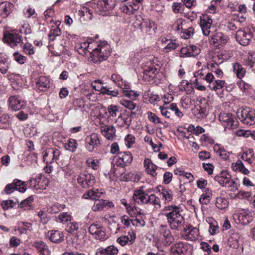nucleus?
<instances>
[{
    "label": "nucleus",
    "mask_w": 255,
    "mask_h": 255,
    "mask_svg": "<svg viewBox=\"0 0 255 255\" xmlns=\"http://www.w3.org/2000/svg\"><path fill=\"white\" fill-rule=\"evenodd\" d=\"M182 210L176 205L167 206L161 211V214L167 218V222L172 230L179 231L185 226V219Z\"/></svg>",
    "instance_id": "nucleus-1"
},
{
    "label": "nucleus",
    "mask_w": 255,
    "mask_h": 255,
    "mask_svg": "<svg viewBox=\"0 0 255 255\" xmlns=\"http://www.w3.org/2000/svg\"><path fill=\"white\" fill-rule=\"evenodd\" d=\"M110 46L107 43H103L97 46V47L92 50L91 54L95 59L101 61L106 60L110 55Z\"/></svg>",
    "instance_id": "nucleus-2"
},
{
    "label": "nucleus",
    "mask_w": 255,
    "mask_h": 255,
    "mask_svg": "<svg viewBox=\"0 0 255 255\" xmlns=\"http://www.w3.org/2000/svg\"><path fill=\"white\" fill-rule=\"evenodd\" d=\"M237 115L244 124L251 126L255 124V111L250 108L238 110Z\"/></svg>",
    "instance_id": "nucleus-3"
},
{
    "label": "nucleus",
    "mask_w": 255,
    "mask_h": 255,
    "mask_svg": "<svg viewBox=\"0 0 255 255\" xmlns=\"http://www.w3.org/2000/svg\"><path fill=\"white\" fill-rule=\"evenodd\" d=\"M254 29L248 27L238 30L236 32L237 41L242 45H248L253 37Z\"/></svg>",
    "instance_id": "nucleus-4"
},
{
    "label": "nucleus",
    "mask_w": 255,
    "mask_h": 255,
    "mask_svg": "<svg viewBox=\"0 0 255 255\" xmlns=\"http://www.w3.org/2000/svg\"><path fill=\"white\" fill-rule=\"evenodd\" d=\"M115 6L113 0H97L92 3L91 6L96 12L100 14L103 12L107 11L112 9Z\"/></svg>",
    "instance_id": "nucleus-5"
},
{
    "label": "nucleus",
    "mask_w": 255,
    "mask_h": 255,
    "mask_svg": "<svg viewBox=\"0 0 255 255\" xmlns=\"http://www.w3.org/2000/svg\"><path fill=\"white\" fill-rule=\"evenodd\" d=\"M89 232L93 237L101 241L106 240L108 238L105 228L101 225L96 223L91 225L89 228Z\"/></svg>",
    "instance_id": "nucleus-6"
},
{
    "label": "nucleus",
    "mask_w": 255,
    "mask_h": 255,
    "mask_svg": "<svg viewBox=\"0 0 255 255\" xmlns=\"http://www.w3.org/2000/svg\"><path fill=\"white\" fill-rule=\"evenodd\" d=\"M181 235L185 239L190 241H195L198 239L199 236V230L191 225H185L183 228Z\"/></svg>",
    "instance_id": "nucleus-7"
},
{
    "label": "nucleus",
    "mask_w": 255,
    "mask_h": 255,
    "mask_svg": "<svg viewBox=\"0 0 255 255\" xmlns=\"http://www.w3.org/2000/svg\"><path fill=\"white\" fill-rule=\"evenodd\" d=\"M233 218L236 223L241 225H247L253 220L252 213L249 210L234 214Z\"/></svg>",
    "instance_id": "nucleus-8"
},
{
    "label": "nucleus",
    "mask_w": 255,
    "mask_h": 255,
    "mask_svg": "<svg viewBox=\"0 0 255 255\" xmlns=\"http://www.w3.org/2000/svg\"><path fill=\"white\" fill-rule=\"evenodd\" d=\"M77 182L82 187L87 188L94 185L95 178L91 174L81 173L77 178Z\"/></svg>",
    "instance_id": "nucleus-9"
},
{
    "label": "nucleus",
    "mask_w": 255,
    "mask_h": 255,
    "mask_svg": "<svg viewBox=\"0 0 255 255\" xmlns=\"http://www.w3.org/2000/svg\"><path fill=\"white\" fill-rule=\"evenodd\" d=\"M149 195L145 192L144 186H141L138 189L134 191L132 198L133 201L142 204H147L148 198Z\"/></svg>",
    "instance_id": "nucleus-10"
},
{
    "label": "nucleus",
    "mask_w": 255,
    "mask_h": 255,
    "mask_svg": "<svg viewBox=\"0 0 255 255\" xmlns=\"http://www.w3.org/2000/svg\"><path fill=\"white\" fill-rule=\"evenodd\" d=\"M86 149L90 152L94 150V148L100 145V140L98 135L93 133L86 137L85 139Z\"/></svg>",
    "instance_id": "nucleus-11"
},
{
    "label": "nucleus",
    "mask_w": 255,
    "mask_h": 255,
    "mask_svg": "<svg viewBox=\"0 0 255 255\" xmlns=\"http://www.w3.org/2000/svg\"><path fill=\"white\" fill-rule=\"evenodd\" d=\"M160 238L164 245L168 246L174 241V238L167 226L161 225L159 228Z\"/></svg>",
    "instance_id": "nucleus-12"
},
{
    "label": "nucleus",
    "mask_w": 255,
    "mask_h": 255,
    "mask_svg": "<svg viewBox=\"0 0 255 255\" xmlns=\"http://www.w3.org/2000/svg\"><path fill=\"white\" fill-rule=\"evenodd\" d=\"M142 31L148 35H153L155 33L156 26L154 22L149 19H143V21L138 24Z\"/></svg>",
    "instance_id": "nucleus-13"
},
{
    "label": "nucleus",
    "mask_w": 255,
    "mask_h": 255,
    "mask_svg": "<svg viewBox=\"0 0 255 255\" xmlns=\"http://www.w3.org/2000/svg\"><path fill=\"white\" fill-rule=\"evenodd\" d=\"M3 39L4 42L11 47L16 46L19 43H21L22 42L21 36L16 32L5 34L4 35Z\"/></svg>",
    "instance_id": "nucleus-14"
},
{
    "label": "nucleus",
    "mask_w": 255,
    "mask_h": 255,
    "mask_svg": "<svg viewBox=\"0 0 255 255\" xmlns=\"http://www.w3.org/2000/svg\"><path fill=\"white\" fill-rule=\"evenodd\" d=\"M30 186L35 190L44 189L47 186L48 181L46 178L39 176L37 178H31L29 180Z\"/></svg>",
    "instance_id": "nucleus-15"
},
{
    "label": "nucleus",
    "mask_w": 255,
    "mask_h": 255,
    "mask_svg": "<svg viewBox=\"0 0 255 255\" xmlns=\"http://www.w3.org/2000/svg\"><path fill=\"white\" fill-rule=\"evenodd\" d=\"M219 121L226 128H234L235 126L234 125V121L232 114L230 113H221L219 116Z\"/></svg>",
    "instance_id": "nucleus-16"
},
{
    "label": "nucleus",
    "mask_w": 255,
    "mask_h": 255,
    "mask_svg": "<svg viewBox=\"0 0 255 255\" xmlns=\"http://www.w3.org/2000/svg\"><path fill=\"white\" fill-rule=\"evenodd\" d=\"M212 23L213 20L207 15H203L200 17V25L204 35H209Z\"/></svg>",
    "instance_id": "nucleus-17"
},
{
    "label": "nucleus",
    "mask_w": 255,
    "mask_h": 255,
    "mask_svg": "<svg viewBox=\"0 0 255 255\" xmlns=\"http://www.w3.org/2000/svg\"><path fill=\"white\" fill-rule=\"evenodd\" d=\"M136 235L134 232L132 230L129 231L127 235L122 236L119 237L117 242L122 246L124 247L126 245L132 244L135 240Z\"/></svg>",
    "instance_id": "nucleus-18"
},
{
    "label": "nucleus",
    "mask_w": 255,
    "mask_h": 255,
    "mask_svg": "<svg viewBox=\"0 0 255 255\" xmlns=\"http://www.w3.org/2000/svg\"><path fill=\"white\" fill-rule=\"evenodd\" d=\"M118 163L120 165V169L124 170L123 167L127 164L131 162L132 157L129 151L121 152L118 156Z\"/></svg>",
    "instance_id": "nucleus-19"
},
{
    "label": "nucleus",
    "mask_w": 255,
    "mask_h": 255,
    "mask_svg": "<svg viewBox=\"0 0 255 255\" xmlns=\"http://www.w3.org/2000/svg\"><path fill=\"white\" fill-rule=\"evenodd\" d=\"M26 102L22 100L19 97L12 96L9 98V105L13 111H18L24 107Z\"/></svg>",
    "instance_id": "nucleus-20"
},
{
    "label": "nucleus",
    "mask_w": 255,
    "mask_h": 255,
    "mask_svg": "<svg viewBox=\"0 0 255 255\" xmlns=\"http://www.w3.org/2000/svg\"><path fill=\"white\" fill-rule=\"evenodd\" d=\"M100 129L102 134L108 139H112L115 135L116 129L112 125H106L100 123Z\"/></svg>",
    "instance_id": "nucleus-21"
},
{
    "label": "nucleus",
    "mask_w": 255,
    "mask_h": 255,
    "mask_svg": "<svg viewBox=\"0 0 255 255\" xmlns=\"http://www.w3.org/2000/svg\"><path fill=\"white\" fill-rule=\"evenodd\" d=\"M200 52V48L194 45L183 47L180 50V53L182 57H194L198 55Z\"/></svg>",
    "instance_id": "nucleus-22"
},
{
    "label": "nucleus",
    "mask_w": 255,
    "mask_h": 255,
    "mask_svg": "<svg viewBox=\"0 0 255 255\" xmlns=\"http://www.w3.org/2000/svg\"><path fill=\"white\" fill-rule=\"evenodd\" d=\"M14 5L9 1H3L0 3V12L3 18L7 17L13 10Z\"/></svg>",
    "instance_id": "nucleus-23"
},
{
    "label": "nucleus",
    "mask_w": 255,
    "mask_h": 255,
    "mask_svg": "<svg viewBox=\"0 0 255 255\" xmlns=\"http://www.w3.org/2000/svg\"><path fill=\"white\" fill-rule=\"evenodd\" d=\"M187 246L183 242H178L171 247L173 255H184L187 251Z\"/></svg>",
    "instance_id": "nucleus-24"
},
{
    "label": "nucleus",
    "mask_w": 255,
    "mask_h": 255,
    "mask_svg": "<svg viewBox=\"0 0 255 255\" xmlns=\"http://www.w3.org/2000/svg\"><path fill=\"white\" fill-rule=\"evenodd\" d=\"M228 39V36L221 32H217L211 36V42L214 44H225L227 42Z\"/></svg>",
    "instance_id": "nucleus-25"
},
{
    "label": "nucleus",
    "mask_w": 255,
    "mask_h": 255,
    "mask_svg": "<svg viewBox=\"0 0 255 255\" xmlns=\"http://www.w3.org/2000/svg\"><path fill=\"white\" fill-rule=\"evenodd\" d=\"M215 180L221 186L225 187L231 179V175L227 171H222L219 175L215 177Z\"/></svg>",
    "instance_id": "nucleus-26"
},
{
    "label": "nucleus",
    "mask_w": 255,
    "mask_h": 255,
    "mask_svg": "<svg viewBox=\"0 0 255 255\" xmlns=\"http://www.w3.org/2000/svg\"><path fill=\"white\" fill-rule=\"evenodd\" d=\"M104 193L102 190L93 188L89 190L83 195V197L86 199L98 200Z\"/></svg>",
    "instance_id": "nucleus-27"
},
{
    "label": "nucleus",
    "mask_w": 255,
    "mask_h": 255,
    "mask_svg": "<svg viewBox=\"0 0 255 255\" xmlns=\"http://www.w3.org/2000/svg\"><path fill=\"white\" fill-rule=\"evenodd\" d=\"M199 102L200 103V105H199V109L197 108V110L199 111L198 114H199L200 116L198 117V118H204L208 114L209 105L205 98L201 99Z\"/></svg>",
    "instance_id": "nucleus-28"
},
{
    "label": "nucleus",
    "mask_w": 255,
    "mask_h": 255,
    "mask_svg": "<svg viewBox=\"0 0 255 255\" xmlns=\"http://www.w3.org/2000/svg\"><path fill=\"white\" fill-rule=\"evenodd\" d=\"M92 48L93 44H90L87 42L78 43L75 46V49L77 52L82 55H85L86 51H88L91 53L92 51L90 50H92Z\"/></svg>",
    "instance_id": "nucleus-29"
},
{
    "label": "nucleus",
    "mask_w": 255,
    "mask_h": 255,
    "mask_svg": "<svg viewBox=\"0 0 255 255\" xmlns=\"http://www.w3.org/2000/svg\"><path fill=\"white\" fill-rule=\"evenodd\" d=\"M158 191L162 195V199L165 203H168L173 199V193L171 190L162 186L158 187Z\"/></svg>",
    "instance_id": "nucleus-30"
},
{
    "label": "nucleus",
    "mask_w": 255,
    "mask_h": 255,
    "mask_svg": "<svg viewBox=\"0 0 255 255\" xmlns=\"http://www.w3.org/2000/svg\"><path fill=\"white\" fill-rule=\"evenodd\" d=\"M34 247L40 255H50V252L47 246L43 241L35 242L33 243Z\"/></svg>",
    "instance_id": "nucleus-31"
},
{
    "label": "nucleus",
    "mask_w": 255,
    "mask_h": 255,
    "mask_svg": "<svg viewBox=\"0 0 255 255\" xmlns=\"http://www.w3.org/2000/svg\"><path fill=\"white\" fill-rule=\"evenodd\" d=\"M36 84L37 88L41 91H46L50 86L49 80L45 76H40L37 79Z\"/></svg>",
    "instance_id": "nucleus-32"
},
{
    "label": "nucleus",
    "mask_w": 255,
    "mask_h": 255,
    "mask_svg": "<svg viewBox=\"0 0 255 255\" xmlns=\"http://www.w3.org/2000/svg\"><path fill=\"white\" fill-rule=\"evenodd\" d=\"M50 240L55 243H60L64 240V235L57 230L49 231L47 233Z\"/></svg>",
    "instance_id": "nucleus-33"
},
{
    "label": "nucleus",
    "mask_w": 255,
    "mask_h": 255,
    "mask_svg": "<svg viewBox=\"0 0 255 255\" xmlns=\"http://www.w3.org/2000/svg\"><path fill=\"white\" fill-rule=\"evenodd\" d=\"M112 81L121 89H128L129 85L128 82L123 81L121 76L117 74H113L111 76Z\"/></svg>",
    "instance_id": "nucleus-34"
},
{
    "label": "nucleus",
    "mask_w": 255,
    "mask_h": 255,
    "mask_svg": "<svg viewBox=\"0 0 255 255\" xmlns=\"http://www.w3.org/2000/svg\"><path fill=\"white\" fill-rule=\"evenodd\" d=\"M144 167L146 172L153 177H155L157 175L156 170L157 166L151 162V161L148 159L146 158L144 161Z\"/></svg>",
    "instance_id": "nucleus-35"
},
{
    "label": "nucleus",
    "mask_w": 255,
    "mask_h": 255,
    "mask_svg": "<svg viewBox=\"0 0 255 255\" xmlns=\"http://www.w3.org/2000/svg\"><path fill=\"white\" fill-rule=\"evenodd\" d=\"M118 253V250L114 246H110L107 248L99 249L96 252V255H116Z\"/></svg>",
    "instance_id": "nucleus-36"
},
{
    "label": "nucleus",
    "mask_w": 255,
    "mask_h": 255,
    "mask_svg": "<svg viewBox=\"0 0 255 255\" xmlns=\"http://www.w3.org/2000/svg\"><path fill=\"white\" fill-rule=\"evenodd\" d=\"M212 191L210 188H206L199 198V202L202 205H208L211 199Z\"/></svg>",
    "instance_id": "nucleus-37"
},
{
    "label": "nucleus",
    "mask_w": 255,
    "mask_h": 255,
    "mask_svg": "<svg viewBox=\"0 0 255 255\" xmlns=\"http://www.w3.org/2000/svg\"><path fill=\"white\" fill-rule=\"evenodd\" d=\"M231 167L235 172L239 171L246 175L250 173L249 170L245 167L243 162L240 160L237 161L236 163H232Z\"/></svg>",
    "instance_id": "nucleus-38"
},
{
    "label": "nucleus",
    "mask_w": 255,
    "mask_h": 255,
    "mask_svg": "<svg viewBox=\"0 0 255 255\" xmlns=\"http://www.w3.org/2000/svg\"><path fill=\"white\" fill-rule=\"evenodd\" d=\"M241 236L238 233H235L231 235L228 239L229 245L235 249H237L240 245V240Z\"/></svg>",
    "instance_id": "nucleus-39"
},
{
    "label": "nucleus",
    "mask_w": 255,
    "mask_h": 255,
    "mask_svg": "<svg viewBox=\"0 0 255 255\" xmlns=\"http://www.w3.org/2000/svg\"><path fill=\"white\" fill-rule=\"evenodd\" d=\"M254 154L252 149H249L244 151L241 156V158L245 161H247L250 164L253 163V158H254Z\"/></svg>",
    "instance_id": "nucleus-40"
},
{
    "label": "nucleus",
    "mask_w": 255,
    "mask_h": 255,
    "mask_svg": "<svg viewBox=\"0 0 255 255\" xmlns=\"http://www.w3.org/2000/svg\"><path fill=\"white\" fill-rule=\"evenodd\" d=\"M234 71L236 74L237 76L241 79L246 74V70L243 67L242 65L238 63H234L233 65Z\"/></svg>",
    "instance_id": "nucleus-41"
},
{
    "label": "nucleus",
    "mask_w": 255,
    "mask_h": 255,
    "mask_svg": "<svg viewBox=\"0 0 255 255\" xmlns=\"http://www.w3.org/2000/svg\"><path fill=\"white\" fill-rule=\"evenodd\" d=\"M243 63L245 65L253 67L255 63V52H250L246 55L243 60Z\"/></svg>",
    "instance_id": "nucleus-42"
},
{
    "label": "nucleus",
    "mask_w": 255,
    "mask_h": 255,
    "mask_svg": "<svg viewBox=\"0 0 255 255\" xmlns=\"http://www.w3.org/2000/svg\"><path fill=\"white\" fill-rule=\"evenodd\" d=\"M228 201L225 197H218L216 199L215 205L217 208L219 209H225L228 206Z\"/></svg>",
    "instance_id": "nucleus-43"
},
{
    "label": "nucleus",
    "mask_w": 255,
    "mask_h": 255,
    "mask_svg": "<svg viewBox=\"0 0 255 255\" xmlns=\"http://www.w3.org/2000/svg\"><path fill=\"white\" fill-rule=\"evenodd\" d=\"M147 204L153 205L156 209L161 207L159 198L154 194L149 195L148 198Z\"/></svg>",
    "instance_id": "nucleus-44"
},
{
    "label": "nucleus",
    "mask_w": 255,
    "mask_h": 255,
    "mask_svg": "<svg viewBox=\"0 0 255 255\" xmlns=\"http://www.w3.org/2000/svg\"><path fill=\"white\" fill-rule=\"evenodd\" d=\"M117 122L119 124H121L120 126L124 125L129 126L131 124V119L128 115H121L117 119Z\"/></svg>",
    "instance_id": "nucleus-45"
},
{
    "label": "nucleus",
    "mask_w": 255,
    "mask_h": 255,
    "mask_svg": "<svg viewBox=\"0 0 255 255\" xmlns=\"http://www.w3.org/2000/svg\"><path fill=\"white\" fill-rule=\"evenodd\" d=\"M181 105L185 109H188L191 107L193 105V101L189 96H184L181 99Z\"/></svg>",
    "instance_id": "nucleus-46"
},
{
    "label": "nucleus",
    "mask_w": 255,
    "mask_h": 255,
    "mask_svg": "<svg viewBox=\"0 0 255 255\" xmlns=\"http://www.w3.org/2000/svg\"><path fill=\"white\" fill-rule=\"evenodd\" d=\"M52 148H48L44 151L43 160L47 163H51L53 162V159L52 156Z\"/></svg>",
    "instance_id": "nucleus-47"
},
{
    "label": "nucleus",
    "mask_w": 255,
    "mask_h": 255,
    "mask_svg": "<svg viewBox=\"0 0 255 255\" xmlns=\"http://www.w3.org/2000/svg\"><path fill=\"white\" fill-rule=\"evenodd\" d=\"M135 219L134 221L136 222L139 226L143 227L145 225V222L144 221L145 215L143 212H141L140 210L138 211L135 215Z\"/></svg>",
    "instance_id": "nucleus-48"
},
{
    "label": "nucleus",
    "mask_w": 255,
    "mask_h": 255,
    "mask_svg": "<svg viewBox=\"0 0 255 255\" xmlns=\"http://www.w3.org/2000/svg\"><path fill=\"white\" fill-rule=\"evenodd\" d=\"M179 88L180 91H186L188 94L190 93L193 89L192 85L186 80H183L181 82Z\"/></svg>",
    "instance_id": "nucleus-49"
},
{
    "label": "nucleus",
    "mask_w": 255,
    "mask_h": 255,
    "mask_svg": "<svg viewBox=\"0 0 255 255\" xmlns=\"http://www.w3.org/2000/svg\"><path fill=\"white\" fill-rule=\"evenodd\" d=\"M8 69V64L6 59L0 56V72L2 74H5Z\"/></svg>",
    "instance_id": "nucleus-50"
},
{
    "label": "nucleus",
    "mask_w": 255,
    "mask_h": 255,
    "mask_svg": "<svg viewBox=\"0 0 255 255\" xmlns=\"http://www.w3.org/2000/svg\"><path fill=\"white\" fill-rule=\"evenodd\" d=\"M215 77L211 72H208L206 74L205 77H203V79L205 80L208 84V87L210 89H214L215 87L213 86L214 83Z\"/></svg>",
    "instance_id": "nucleus-51"
},
{
    "label": "nucleus",
    "mask_w": 255,
    "mask_h": 255,
    "mask_svg": "<svg viewBox=\"0 0 255 255\" xmlns=\"http://www.w3.org/2000/svg\"><path fill=\"white\" fill-rule=\"evenodd\" d=\"M240 186L239 180L238 179H230L228 183L227 187L230 189L231 191H235L238 190Z\"/></svg>",
    "instance_id": "nucleus-52"
},
{
    "label": "nucleus",
    "mask_w": 255,
    "mask_h": 255,
    "mask_svg": "<svg viewBox=\"0 0 255 255\" xmlns=\"http://www.w3.org/2000/svg\"><path fill=\"white\" fill-rule=\"evenodd\" d=\"M65 147L67 150L74 152L77 147V143L76 140L70 139L65 144Z\"/></svg>",
    "instance_id": "nucleus-53"
},
{
    "label": "nucleus",
    "mask_w": 255,
    "mask_h": 255,
    "mask_svg": "<svg viewBox=\"0 0 255 255\" xmlns=\"http://www.w3.org/2000/svg\"><path fill=\"white\" fill-rule=\"evenodd\" d=\"M58 221L62 223H65L72 220V217L70 214L67 212H63L60 213L58 217Z\"/></svg>",
    "instance_id": "nucleus-54"
},
{
    "label": "nucleus",
    "mask_w": 255,
    "mask_h": 255,
    "mask_svg": "<svg viewBox=\"0 0 255 255\" xmlns=\"http://www.w3.org/2000/svg\"><path fill=\"white\" fill-rule=\"evenodd\" d=\"M14 184L16 187V190H18L20 192H24L26 190V185L24 182L18 179L14 180Z\"/></svg>",
    "instance_id": "nucleus-55"
},
{
    "label": "nucleus",
    "mask_w": 255,
    "mask_h": 255,
    "mask_svg": "<svg viewBox=\"0 0 255 255\" xmlns=\"http://www.w3.org/2000/svg\"><path fill=\"white\" fill-rule=\"evenodd\" d=\"M194 29L192 27H190L187 29H183L181 32V36L184 39H188L193 35Z\"/></svg>",
    "instance_id": "nucleus-56"
},
{
    "label": "nucleus",
    "mask_w": 255,
    "mask_h": 255,
    "mask_svg": "<svg viewBox=\"0 0 255 255\" xmlns=\"http://www.w3.org/2000/svg\"><path fill=\"white\" fill-rule=\"evenodd\" d=\"M65 205L64 204H60L59 203H56L50 207L49 212L51 213H57L59 211L63 210L65 209Z\"/></svg>",
    "instance_id": "nucleus-57"
},
{
    "label": "nucleus",
    "mask_w": 255,
    "mask_h": 255,
    "mask_svg": "<svg viewBox=\"0 0 255 255\" xmlns=\"http://www.w3.org/2000/svg\"><path fill=\"white\" fill-rule=\"evenodd\" d=\"M92 209L94 211H102L105 209L104 200H98L95 202Z\"/></svg>",
    "instance_id": "nucleus-58"
},
{
    "label": "nucleus",
    "mask_w": 255,
    "mask_h": 255,
    "mask_svg": "<svg viewBox=\"0 0 255 255\" xmlns=\"http://www.w3.org/2000/svg\"><path fill=\"white\" fill-rule=\"evenodd\" d=\"M147 115L148 119L150 122L155 124L161 123L160 119L154 113L149 111L147 113Z\"/></svg>",
    "instance_id": "nucleus-59"
},
{
    "label": "nucleus",
    "mask_w": 255,
    "mask_h": 255,
    "mask_svg": "<svg viewBox=\"0 0 255 255\" xmlns=\"http://www.w3.org/2000/svg\"><path fill=\"white\" fill-rule=\"evenodd\" d=\"M121 104L130 110H134L136 107V104L133 101L130 100H123L121 101Z\"/></svg>",
    "instance_id": "nucleus-60"
},
{
    "label": "nucleus",
    "mask_w": 255,
    "mask_h": 255,
    "mask_svg": "<svg viewBox=\"0 0 255 255\" xmlns=\"http://www.w3.org/2000/svg\"><path fill=\"white\" fill-rule=\"evenodd\" d=\"M125 140L126 146L130 148L135 142V137L132 134H128L126 136Z\"/></svg>",
    "instance_id": "nucleus-61"
},
{
    "label": "nucleus",
    "mask_w": 255,
    "mask_h": 255,
    "mask_svg": "<svg viewBox=\"0 0 255 255\" xmlns=\"http://www.w3.org/2000/svg\"><path fill=\"white\" fill-rule=\"evenodd\" d=\"M86 163L89 167H91L94 170H97L99 167V162L97 159L89 158L87 160Z\"/></svg>",
    "instance_id": "nucleus-62"
},
{
    "label": "nucleus",
    "mask_w": 255,
    "mask_h": 255,
    "mask_svg": "<svg viewBox=\"0 0 255 255\" xmlns=\"http://www.w3.org/2000/svg\"><path fill=\"white\" fill-rule=\"evenodd\" d=\"M168 109L174 112L175 114L179 118L183 116V114L178 108L176 104L172 103L168 106Z\"/></svg>",
    "instance_id": "nucleus-63"
},
{
    "label": "nucleus",
    "mask_w": 255,
    "mask_h": 255,
    "mask_svg": "<svg viewBox=\"0 0 255 255\" xmlns=\"http://www.w3.org/2000/svg\"><path fill=\"white\" fill-rule=\"evenodd\" d=\"M23 52L29 55H31L34 53L33 47L30 43H25L23 46Z\"/></svg>",
    "instance_id": "nucleus-64"
}]
</instances>
